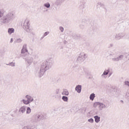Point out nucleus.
Returning <instances> with one entry per match:
<instances>
[{
	"label": "nucleus",
	"instance_id": "nucleus-33",
	"mask_svg": "<svg viewBox=\"0 0 129 129\" xmlns=\"http://www.w3.org/2000/svg\"><path fill=\"white\" fill-rule=\"evenodd\" d=\"M44 118L45 117L43 115H40V120H43Z\"/></svg>",
	"mask_w": 129,
	"mask_h": 129
},
{
	"label": "nucleus",
	"instance_id": "nucleus-13",
	"mask_svg": "<svg viewBox=\"0 0 129 129\" xmlns=\"http://www.w3.org/2000/svg\"><path fill=\"white\" fill-rule=\"evenodd\" d=\"M82 89V87L80 85H77L75 88V90L78 92V93H81Z\"/></svg>",
	"mask_w": 129,
	"mask_h": 129
},
{
	"label": "nucleus",
	"instance_id": "nucleus-7",
	"mask_svg": "<svg viewBox=\"0 0 129 129\" xmlns=\"http://www.w3.org/2000/svg\"><path fill=\"white\" fill-rule=\"evenodd\" d=\"M86 58H87V54L84 52H81L77 59V62L82 63V62L85 61Z\"/></svg>",
	"mask_w": 129,
	"mask_h": 129
},
{
	"label": "nucleus",
	"instance_id": "nucleus-37",
	"mask_svg": "<svg viewBox=\"0 0 129 129\" xmlns=\"http://www.w3.org/2000/svg\"><path fill=\"white\" fill-rule=\"evenodd\" d=\"M120 102H121V103H124L123 101L122 100H120Z\"/></svg>",
	"mask_w": 129,
	"mask_h": 129
},
{
	"label": "nucleus",
	"instance_id": "nucleus-21",
	"mask_svg": "<svg viewBox=\"0 0 129 129\" xmlns=\"http://www.w3.org/2000/svg\"><path fill=\"white\" fill-rule=\"evenodd\" d=\"M43 6L45 7V8H47V9H49L50 8V7H51V5H50V3H45L44 5H43Z\"/></svg>",
	"mask_w": 129,
	"mask_h": 129
},
{
	"label": "nucleus",
	"instance_id": "nucleus-1",
	"mask_svg": "<svg viewBox=\"0 0 129 129\" xmlns=\"http://www.w3.org/2000/svg\"><path fill=\"white\" fill-rule=\"evenodd\" d=\"M0 22L7 25L15 20V14L13 12L5 13L4 10L0 9Z\"/></svg>",
	"mask_w": 129,
	"mask_h": 129
},
{
	"label": "nucleus",
	"instance_id": "nucleus-6",
	"mask_svg": "<svg viewBox=\"0 0 129 129\" xmlns=\"http://www.w3.org/2000/svg\"><path fill=\"white\" fill-rule=\"evenodd\" d=\"M109 56L110 57H112L111 58V60L113 62H118V61L122 59L123 58V55H120L119 56L116 57V53H115V51H112L111 53L109 54Z\"/></svg>",
	"mask_w": 129,
	"mask_h": 129
},
{
	"label": "nucleus",
	"instance_id": "nucleus-24",
	"mask_svg": "<svg viewBox=\"0 0 129 129\" xmlns=\"http://www.w3.org/2000/svg\"><path fill=\"white\" fill-rule=\"evenodd\" d=\"M23 129H37V128L28 125L24 127Z\"/></svg>",
	"mask_w": 129,
	"mask_h": 129
},
{
	"label": "nucleus",
	"instance_id": "nucleus-29",
	"mask_svg": "<svg viewBox=\"0 0 129 129\" xmlns=\"http://www.w3.org/2000/svg\"><path fill=\"white\" fill-rule=\"evenodd\" d=\"M33 59H35V60H38V55H33Z\"/></svg>",
	"mask_w": 129,
	"mask_h": 129
},
{
	"label": "nucleus",
	"instance_id": "nucleus-11",
	"mask_svg": "<svg viewBox=\"0 0 129 129\" xmlns=\"http://www.w3.org/2000/svg\"><path fill=\"white\" fill-rule=\"evenodd\" d=\"M124 36V34L123 33H118L115 35V39L116 40H120V39H122V38H123Z\"/></svg>",
	"mask_w": 129,
	"mask_h": 129
},
{
	"label": "nucleus",
	"instance_id": "nucleus-5",
	"mask_svg": "<svg viewBox=\"0 0 129 129\" xmlns=\"http://www.w3.org/2000/svg\"><path fill=\"white\" fill-rule=\"evenodd\" d=\"M109 106V104H104L100 102H96L93 104V107L96 108L98 107L99 110H102L105 108H107Z\"/></svg>",
	"mask_w": 129,
	"mask_h": 129
},
{
	"label": "nucleus",
	"instance_id": "nucleus-4",
	"mask_svg": "<svg viewBox=\"0 0 129 129\" xmlns=\"http://www.w3.org/2000/svg\"><path fill=\"white\" fill-rule=\"evenodd\" d=\"M23 28L26 32H27V33H30V34H32V35H35V32L33 31V28L30 26V22L29 21V20L26 19L24 21Z\"/></svg>",
	"mask_w": 129,
	"mask_h": 129
},
{
	"label": "nucleus",
	"instance_id": "nucleus-23",
	"mask_svg": "<svg viewBox=\"0 0 129 129\" xmlns=\"http://www.w3.org/2000/svg\"><path fill=\"white\" fill-rule=\"evenodd\" d=\"M61 99H62V100L63 101H65L66 102H68V97L65 96H63L62 97Z\"/></svg>",
	"mask_w": 129,
	"mask_h": 129
},
{
	"label": "nucleus",
	"instance_id": "nucleus-31",
	"mask_svg": "<svg viewBox=\"0 0 129 129\" xmlns=\"http://www.w3.org/2000/svg\"><path fill=\"white\" fill-rule=\"evenodd\" d=\"M49 32H45L44 34V37H46V36H47V35H49Z\"/></svg>",
	"mask_w": 129,
	"mask_h": 129
},
{
	"label": "nucleus",
	"instance_id": "nucleus-26",
	"mask_svg": "<svg viewBox=\"0 0 129 129\" xmlns=\"http://www.w3.org/2000/svg\"><path fill=\"white\" fill-rule=\"evenodd\" d=\"M101 78L102 79H106L107 78V76H106L105 75L102 74L101 75Z\"/></svg>",
	"mask_w": 129,
	"mask_h": 129
},
{
	"label": "nucleus",
	"instance_id": "nucleus-22",
	"mask_svg": "<svg viewBox=\"0 0 129 129\" xmlns=\"http://www.w3.org/2000/svg\"><path fill=\"white\" fill-rule=\"evenodd\" d=\"M31 112H32V110L31 109V108L29 107H28L26 110L27 114H30Z\"/></svg>",
	"mask_w": 129,
	"mask_h": 129
},
{
	"label": "nucleus",
	"instance_id": "nucleus-8",
	"mask_svg": "<svg viewBox=\"0 0 129 129\" xmlns=\"http://www.w3.org/2000/svg\"><path fill=\"white\" fill-rule=\"evenodd\" d=\"M25 62L27 63L29 65H31L32 63H33V57H30L29 56H27L25 58Z\"/></svg>",
	"mask_w": 129,
	"mask_h": 129
},
{
	"label": "nucleus",
	"instance_id": "nucleus-25",
	"mask_svg": "<svg viewBox=\"0 0 129 129\" xmlns=\"http://www.w3.org/2000/svg\"><path fill=\"white\" fill-rule=\"evenodd\" d=\"M16 43H22L23 42V39L22 38H17L15 40Z\"/></svg>",
	"mask_w": 129,
	"mask_h": 129
},
{
	"label": "nucleus",
	"instance_id": "nucleus-30",
	"mask_svg": "<svg viewBox=\"0 0 129 129\" xmlns=\"http://www.w3.org/2000/svg\"><path fill=\"white\" fill-rule=\"evenodd\" d=\"M125 85H126L127 86L129 87V82L128 81H126L124 82Z\"/></svg>",
	"mask_w": 129,
	"mask_h": 129
},
{
	"label": "nucleus",
	"instance_id": "nucleus-9",
	"mask_svg": "<svg viewBox=\"0 0 129 129\" xmlns=\"http://www.w3.org/2000/svg\"><path fill=\"white\" fill-rule=\"evenodd\" d=\"M65 2V0H55L54 4L56 7H60L62 6V4Z\"/></svg>",
	"mask_w": 129,
	"mask_h": 129
},
{
	"label": "nucleus",
	"instance_id": "nucleus-3",
	"mask_svg": "<svg viewBox=\"0 0 129 129\" xmlns=\"http://www.w3.org/2000/svg\"><path fill=\"white\" fill-rule=\"evenodd\" d=\"M25 98L27 100L23 99L22 102L24 104L26 105H28V104H30V103H32V102H34V104H37V102L38 101V99H34V97L30 95H27L25 96Z\"/></svg>",
	"mask_w": 129,
	"mask_h": 129
},
{
	"label": "nucleus",
	"instance_id": "nucleus-35",
	"mask_svg": "<svg viewBox=\"0 0 129 129\" xmlns=\"http://www.w3.org/2000/svg\"><path fill=\"white\" fill-rule=\"evenodd\" d=\"M14 42V38H11L10 43H13Z\"/></svg>",
	"mask_w": 129,
	"mask_h": 129
},
{
	"label": "nucleus",
	"instance_id": "nucleus-2",
	"mask_svg": "<svg viewBox=\"0 0 129 129\" xmlns=\"http://www.w3.org/2000/svg\"><path fill=\"white\" fill-rule=\"evenodd\" d=\"M53 66V62L51 60L44 61L41 65V68L39 72V77H42L46 71L51 69Z\"/></svg>",
	"mask_w": 129,
	"mask_h": 129
},
{
	"label": "nucleus",
	"instance_id": "nucleus-12",
	"mask_svg": "<svg viewBox=\"0 0 129 129\" xmlns=\"http://www.w3.org/2000/svg\"><path fill=\"white\" fill-rule=\"evenodd\" d=\"M26 110H27V107L23 106L19 109V112L23 114L26 112Z\"/></svg>",
	"mask_w": 129,
	"mask_h": 129
},
{
	"label": "nucleus",
	"instance_id": "nucleus-27",
	"mask_svg": "<svg viewBox=\"0 0 129 129\" xmlns=\"http://www.w3.org/2000/svg\"><path fill=\"white\" fill-rule=\"evenodd\" d=\"M88 122H90V123H93V122H94V120H93V118H91L88 119Z\"/></svg>",
	"mask_w": 129,
	"mask_h": 129
},
{
	"label": "nucleus",
	"instance_id": "nucleus-10",
	"mask_svg": "<svg viewBox=\"0 0 129 129\" xmlns=\"http://www.w3.org/2000/svg\"><path fill=\"white\" fill-rule=\"evenodd\" d=\"M27 44H24L23 48L21 50V54H25V53H29L28 51V48H27Z\"/></svg>",
	"mask_w": 129,
	"mask_h": 129
},
{
	"label": "nucleus",
	"instance_id": "nucleus-14",
	"mask_svg": "<svg viewBox=\"0 0 129 129\" xmlns=\"http://www.w3.org/2000/svg\"><path fill=\"white\" fill-rule=\"evenodd\" d=\"M15 33V29L13 28H10L8 30V33L9 35H12V34H14Z\"/></svg>",
	"mask_w": 129,
	"mask_h": 129
},
{
	"label": "nucleus",
	"instance_id": "nucleus-17",
	"mask_svg": "<svg viewBox=\"0 0 129 129\" xmlns=\"http://www.w3.org/2000/svg\"><path fill=\"white\" fill-rule=\"evenodd\" d=\"M34 121L35 122H39V121H41V115H37V117L34 120Z\"/></svg>",
	"mask_w": 129,
	"mask_h": 129
},
{
	"label": "nucleus",
	"instance_id": "nucleus-19",
	"mask_svg": "<svg viewBox=\"0 0 129 129\" xmlns=\"http://www.w3.org/2000/svg\"><path fill=\"white\" fill-rule=\"evenodd\" d=\"M89 98H90V100H92V101H93V100H94V98H95V94L92 93L90 95Z\"/></svg>",
	"mask_w": 129,
	"mask_h": 129
},
{
	"label": "nucleus",
	"instance_id": "nucleus-36",
	"mask_svg": "<svg viewBox=\"0 0 129 129\" xmlns=\"http://www.w3.org/2000/svg\"><path fill=\"white\" fill-rule=\"evenodd\" d=\"M111 75H112V73H110V72H109V77H110Z\"/></svg>",
	"mask_w": 129,
	"mask_h": 129
},
{
	"label": "nucleus",
	"instance_id": "nucleus-20",
	"mask_svg": "<svg viewBox=\"0 0 129 129\" xmlns=\"http://www.w3.org/2000/svg\"><path fill=\"white\" fill-rule=\"evenodd\" d=\"M8 66H11V67H15L16 66V62H11L8 64H7Z\"/></svg>",
	"mask_w": 129,
	"mask_h": 129
},
{
	"label": "nucleus",
	"instance_id": "nucleus-38",
	"mask_svg": "<svg viewBox=\"0 0 129 129\" xmlns=\"http://www.w3.org/2000/svg\"><path fill=\"white\" fill-rule=\"evenodd\" d=\"M126 95L127 97H129V93H127L126 94Z\"/></svg>",
	"mask_w": 129,
	"mask_h": 129
},
{
	"label": "nucleus",
	"instance_id": "nucleus-40",
	"mask_svg": "<svg viewBox=\"0 0 129 129\" xmlns=\"http://www.w3.org/2000/svg\"><path fill=\"white\" fill-rule=\"evenodd\" d=\"M34 105H32V107H34Z\"/></svg>",
	"mask_w": 129,
	"mask_h": 129
},
{
	"label": "nucleus",
	"instance_id": "nucleus-16",
	"mask_svg": "<svg viewBox=\"0 0 129 129\" xmlns=\"http://www.w3.org/2000/svg\"><path fill=\"white\" fill-rule=\"evenodd\" d=\"M62 95H65L66 96H68L69 95V92L67 89L63 90L61 93Z\"/></svg>",
	"mask_w": 129,
	"mask_h": 129
},
{
	"label": "nucleus",
	"instance_id": "nucleus-28",
	"mask_svg": "<svg viewBox=\"0 0 129 129\" xmlns=\"http://www.w3.org/2000/svg\"><path fill=\"white\" fill-rule=\"evenodd\" d=\"M59 29L60 30V32H61V33L64 32V28H63V27L60 26Z\"/></svg>",
	"mask_w": 129,
	"mask_h": 129
},
{
	"label": "nucleus",
	"instance_id": "nucleus-32",
	"mask_svg": "<svg viewBox=\"0 0 129 129\" xmlns=\"http://www.w3.org/2000/svg\"><path fill=\"white\" fill-rule=\"evenodd\" d=\"M44 118L45 117L43 115H40V120H43Z\"/></svg>",
	"mask_w": 129,
	"mask_h": 129
},
{
	"label": "nucleus",
	"instance_id": "nucleus-34",
	"mask_svg": "<svg viewBox=\"0 0 129 129\" xmlns=\"http://www.w3.org/2000/svg\"><path fill=\"white\" fill-rule=\"evenodd\" d=\"M59 91H60V90H59V89H56V90H55V93H56V94H58V93H59Z\"/></svg>",
	"mask_w": 129,
	"mask_h": 129
},
{
	"label": "nucleus",
	"instance_id": "nucleus-18",
	"mask_svg": "<svg viewBox=\"0 0 129 129\" xmlns=\"http://www.w3.org/2000/svg\"><path fill=\"white\" fill-rule=\"evenodd\" d=\"M94 118H95V121L96 123H98L99 121H100V117L96 115L94 117Z\"/></svg>",
	"mask_w": 129,
	"mask_h": 129
},
{
	"label": "nucleus",
	"instance_id": "nucleus-15",
	"mask_svg": "<svg viewBox=\"0 0 129 129\" xmlns=\"http://www.w3.org/2000/svg\"><path fill=\"white\" fill-rule=\"evenodd\" d=\"M109 72H110V69L107 68L104 70V71L103 73V74H104V75H106V76H107V75H108Z\"/></svg>",
	"mask_w": 129,
	"mask_h": 129
},
{
	"label": "nucleus",
	"instance_id": "nucleus-39",
	"mask_svg": "<svg viewBox=\"0 0 129 129\" xmlns=\"http://www.w3.org/2000/svg\"><path fill=\"white\" fill-rule=\"evenodd\" d=\"M15 58V57L14 56H13L12 58V59H14Z\"/></svg>",
	"mask_w": 129,
	"mask_h": 129
}]
</instances>
